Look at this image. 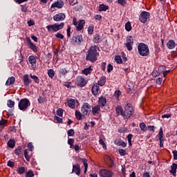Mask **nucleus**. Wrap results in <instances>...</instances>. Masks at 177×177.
I'll list each match as a JSON object with an SVG mask.
<instances>
[{
    "label": "nucleus",
    "mask_w": 177,
    "mask_h": 177,
    "mask_svg": "<svg viewBox=\"0 0 177 177\" xmlns=\"http://www.w3.org/2000/svg\"><path fill=\"white\" fill-rule=\"evenodd\" d=\"M80 160H81L84 164V174H86V171H88V160L84 158H80Z\"/></svg>",
    "instance_id": "27"
},
{
    "label": "nucleus",
    "mask_w": 177,
    "mask_h": 177,
    "mask_svg": "<svg viewBox=\"0 0 177 177\" xmlns=\"http://www.w3.org/2000/svg\"><path fill=\"white\" fill-rule=\"evenodd\" d=\"M7 165L8 167H10V168H13V167H15V162L8 160Z\"/></svg>",
    "instance_id": "54"
},
{
    "label": "nucleus",
    "mask_w": 177,
    "mask_h": 177,
    "mask_svg": "<svg viewBox=\"0 0 177 177\" xmlns=\"http://www.w3.org/2000/svg\"><path fill=\"white\" fill-rule=\"evenodd\" d=\"M92 71V68L91 67H88V68H84L82 73V74H84V75H88V74H91V72Z\"/></svg>",
    "instance_id": "32"
},
{
    "label": "nucleus",
    "mask_w": 177,
    "mask_h": 177,
    "mask_svg": "<svg viewBox=\"0 0 177 177\" xmlns=\"http://www.w3.org/2000/svg\"><path fill=\"white\" fill-rule=\"evenodd\" d=\"M106 84V77L102 76L100 77V80L98 81V86H103Z\"/></svg>",
    "instance_id": "29"
},
{
    "label": "nucleus",
    "mask_w": 177,
    "mask_h": 177,
    "mask_svg": "<svg viewBox=\"0 0 177 177\" xmlns=\"http://www.w3.org/2000/svg\"><path fill=\"white\" fill-rule=\"evenodd\" d=\"M111 71H113V66L109 64L107 66V72L111 73Z\"/></svg>",
    "instance_id": "63"
},
{
    "label": "nucleus",
    "mask_w": 177,
    "mask_h": 177,
    "mask_svg": "<svg viewBox=\"0 0 177 177\" xmlns=\"http://www.w3.org/2000/svg\"><path fill=\"white\" fill-rule=\"evenodd\" d=\"M150 19V12H147V11H142L141 12L140 17H139V20L141 21V23H143L145 24L147 23L148 20Z\"/></svg>",
    "instance_id": "5"
},
{
    "label": "nucleus",
    "mask_w": 177,
    "mask_h": 177,
    "mask_svg": "<svg viewBox=\"0 0 177 177\" xmlns=\"http://www.w3.org/2000/svg\"><path fill=\"white\" fill-rule=\"evenodd\" d=\"M169 117H172L171 113H166L162 115V118H169Z\"/></svg>",
    "instance_id": "62"
},
{
    "label": "nucleus",
    "mask_w": 177,
    "mask_h": 177,
    "mask_svg": "<svg viewBox=\"0 0 177 177\" xmlns=\"http://www.w3.org/2000/svg\"><path fill=\"white\" fill-rule=\"evenodd\" d=\"M26 172V168L24 167H19L18 174H23Z\"/></svg>",
    "instance_id": "48"
},
{
    "label": "nucleus",
    "mask_w": 177,
    "mask_h": 177,
    "mask_svg": "<svg viewBox=\"0 0 177 177\" xmlns=\"http://www.w3.org/2000/svg\"><path fill=\"white\" fill-rule=\"evenodd\" d=\"M167 46L168 49H174L175 46H176V42L174 40L171 39L167 43Z\"/></svg>",
    "instance_id": "21"
},
{
    "label": "nucleus",
    "mask_w": 177,
    "mask_h": 177,
    "mask_svg": "<svg viewBox=\"0 0 177 177\" xmlns=\"http://www.w3.org/2000/svg\"><path fill=\"white\" fill-rule=\"evenodd\" d=\"M132 111H133V106L132 104H127L124 106V117L126 118H129L132 115Z\"/></svg>",
    "instance_id": "6"
},
{
    "label": "nucleus",
    "mask_w": 177,
    "mask_h": 177,
    "mask_svg": "<svg viewBox=\"0 0 177 177\" xmlns=\"http://www.w3.org/2000/svg\"><path fill=\"white\" fill-rule=\"evenodd\" d=\"M91 112L93 115H96V114H99V113H100V105L94 106L92 108Z\"/></svg>",
    "instance_id": "20"
},
{
    "label": "nucleus",
    "mask_w": 177,
    "mask_h": 177,
    "mask_svg": "<svg viewBox=\"0 0 177 177\" xmlns=\"http://www.w3.org/2000/svg\"><path fill=\"white\" fill-rule=\"evenodd\" d=\"M26 42L29 46V47L30 48V49L33 50V52H38V49H37V46L32 44V42L31 41V39L29 37H26Z\"/></svg>",
    "instance_id": "15"
},
{
    "label": "nucleus",
    "mask_w": 177,
    "mask_h": 177,
    "mask_svg": "<svg viewBox=\"0 0 177 177\" xmlns=\"http://www.w3.org/2000/svg\"><path fill=\"white\" fill-rule=\"evenodd\" d=\"M106 159L108 160V165L111 168L114 167V161L111 160V158L110 156H106Z\"/></svg>",
    "instance_id": "31"
},
{
    "label": "nucleus",
    "mask_w": 177,
    "mask_h": 177,
    "mask_svg": "<svg viewBox=\"0 0 177 177\" xmlns=\"http://www.w3.org/2000/svg\"><path fill=\"white\" fill-rule=\"evenodd\" d=\"M28 60L31 64L32 68H35L37 67V59H35V57L34 55H30L28 57Z\"/></svg>",
    "instance_id": "14"
},
{
    "label": "nucleus",
    "mask_w": 177,
    "mask_h": 177,
    "mask_svg": "<svg viewBox=\"0 0 177 177\" xmlns=\"http://www.w3.org/2000/svg\"><path fill=\"white\" fill-rule=\"evenodd\" d=\"M97 46H91L88 50V54L86 55V60H89L92 63H95L97 60V56H99V53L97 52Z\"/></svg>",
    "instance_id": "1"
},
{
    "label": "nucleus",
    "mask_w": 177,
    "mask_h": 177,
    "mask_svg": "<svg viewBox=\"0 0 177 177\" xmlns=\"http://www.w3.org/2000/svg\"><path fill=\"white\" fill-rule=\"evenodd\" d=\"M30 78H32V80H34L35 82H36V84H39V79L38 78L37 76H35L32 74H30Z\"/></svg>",
    "instance_id": "40"
},
{
    "label": "nucleus",
    "mask_w": 177,
    "mask_h": 177,
    "mask_svg": "<svg viewBox=\"0 0 177 177\" xmlns=\"http://www.w3.org/2000/svg\"><path fill=\"white\" fill-rule=\"evenodd\" d=\"M78 3L77 0H69V4L72 5V6H74V5H77Z\"/></svg>",
    "instance_id": "58"
},
{
    "label": "nucleus",
    "mask_w": 177,
    "mask_h": 177,
    "mask_svg": "<svg viewBox=\"0 0 177 177\" xmlns=\"http://www.w3.org/2000/svg\"><path fill=\"white\" fill-rule=\"evenodd\" d=\"M24 156L26 160H27L28 161H30V158L31 156L28 155V151L27 149L24 150Z\"/></svg>",
    "instance_id": "45"
},
{
    "label": "nucleus",
    "mask_w": 177,
    "mask_h": 177,
    "mask_svg": "<svg viewBox=\"0 0 177 177\" xmlns=\"http://www.w3.org/2000/svg\"><path fill=\"white\" fill-rule=\"evenodd\" d=\"M88 32L90 35H92V34H93V26L88 27Z\"/></svg>",
    "instance_id": "53"
},
{
    "label": "nucleus",
    "mask_w": 177,
    "mask_h": 177,
    "mask_svg": "<svg viewBox=\"0 0 177 177\" xmlns=\"http://www.w3.org/2000/svg\"><path fill=\"white\" fill-rule=\"evenodd\" d=\"M21 153V147L19 146L17 147V149H15V153L17 155V156H20V153Z\"/></svg>",
    "instance_id": "47"
},
{
    "label": "nucleus",
    "mask_w": 177,
    "mask_h": 177,
    "mask_svg": "<svg viewBox=\"0 0 177 177\" xmlns=\"http://www.w3.org/2000/svg\"><path fill=\"white\" fill-rule=\"evenodd\" d=\"M115 62H116V63H118V64H122V58H121V56H120V55H116L115 57Z\"/></svg>",
    "instance_id": "36"
},
{
    "label": "nucleus",
    "mask_w": 177,
    "mask_h": 177,
    "mask_svg": "<svg viewBox=\"0 0 177 177\" xmlns=\"http://www.w3.org/2000/svg\"><path fill=\"white\" fill-rule=\"evenodd\" d=\"M148 131H151V132H154L156 131V127L155 126H147Z\"/></svg>",
    "instance_id": "59"
},
{
    "label": "nucleus",
    "mask_w": 177,
    "mask_h": 177,
    "mask_svg": "<svg viewBox=\"0 0 177 177\" xmlns=\"http://www.w3.org/2000/svg\"><path fill=\"white\" fill-rule=\"evenodd\" d=\"M173 156H174V159L177 160V151L174 150L172 151Z\"/></svg>",
    "instance_id": "64"
},
{
    "label": "nucleus",
    "mask_w": 177,
    "mask_h": 177,
    "mask_svg": "<svg viewBox=\"0 0 177 177\" xmlns=\"http://www.w3.org/2000/svg\"><path fill=\"white\" fill-rule=\"evenodd\" d=\"M66 19V15L64 13H58L53 17L55 21H63Z\"/></svg>",
    "instance_id": "12"
},
{
    "label": "nucleus",
    "mask_w": 177,
    "mask_h": 177,
    "mask_svg": "<svg viewBox=\"0 0 177 177\" xmlns=\"http://www.w3.org/2000/svg\"><path fill=\"white\" fill-rule=\"evenodd\" d=\"M99 175L100 176H102V177H112L113 171L110 170H107L106 169H102L100 170Z\"/></svg>",
    "instance_id": "9"
},
{
    "label": "nucleus",
    "mask_w": 177,
    "mask_h": 177,
    "mask_svg": "<svg viewBox=\"0 0 177 177\" xmlns=\"http://www.w3.org/2000/svg\"><path fill=\"white\" fill-rule=\"evenodd\" d=\"M109 9V6H105L104 4H100L99 6V11L100 12H103L106 11Z\"/></svg>",
    "instance_id": "34"
},
{
    "label": "nucleus",
    "mask_w": 177,
    "mask_h": 177,
    "mask_svg": "<svg viewBox=\"0 0 177 177\" xmlns=\"http://www.w3.org/2000/svg\"><path fill=\"white\" fill-rule=\"evenodd\" d=\"M66 31H67V37H71V26H68Z\"/></svg>",
    "instance_id": "50"
},
{
    "label": "nucleus",
    "mask_w": 177,
    "mask_h": 177,
    "mask_svg": "<svg viewBox=\"0 0 177 177\" xmlns=\"http://www.w3.org/2000/svg\"><path fill=\"white\" fill-rule=\"evenodd\" d=\"M15 140H12L10 139L9 141L8 142L7 145L8 146V147H10V149H13L15 146Z\"/></svg>",
    "instance_id": "30"
},
{
    "label": "nucleus",
    "mask_w": 177,
    "mask_h": 177,
    "mask_svg": "<svg viewBox=\"0 0 177 177\" xmlns=\"http://www.w3.org/2000/svg\"><path fill=\"white\" fill-rule=\"evenodd\" d=\"M30 104H31L30 103V100H28V99H27V98H25V99H22L19 101L18 107H19V110H21L22 111H26V110H27V109H28V106Z\"/></svg>",
    "instance_id": "4"
},
{
    "label": "nucleus",
    "mask_w": 177,
    "mask_h": 177,
    "mask_svg": "<svg viewBox=\"0 0 177 177\" xmlns=\"http://www.w3.org/2000/svg\"><path fill=\"white\" fill-rule=\"evenodd\" d=\"M84 41V38H82V35H77L73 36L71 38V42L75 44V45H81V42Z\"/></svg>",
    "instance_id": "8"
},
{
    "label": "nucleus",
    "mask_w": 177,
    "mask_h": 177,
    "mask_svg": "<svg viewBox=\"0 0 177 177\" xmlns=\"http://www.w3.org/2000/svg\"><path fill=\"white\" fill-rule=\"evenodd\" d=\"M98 102H99L100 106H101L102 107H104L107 104V100L106 99V97L103 96L100 97Z\"/></svg>",
    "instance_id": "23"
},
{
    "label": "nucleus",
    "mask_w": 177,
    "mask_h": 177,
    "mask_svg": "<svg viewBox=\"0 0 177 177\" xmlns=\"http://www.w3.org/2000/svg\"><path fill=\"white\" fill-rule=\"evenodd\" d=\"M57 115H59V117H62L63 116V109H59L57 111Z\"/></svg>",
    "instance_id": "55"
},
{
    "label": "nucleus",
    "mask_w": 177,
    "mask_h": 177,
    "mask_svg": "<svg viewBox=\"0 0 177 177\" xmlns=\"http://www.w3.org/2000/svg\"><path fill=\"white\" fill-rule=\"evenodd\" d=\"M84 26H85V20H80L77 23V25L76 26L77 31H81V30H83Z\"/></svg>",
    "instance_id": "16"
},
{
    "label": "nucleus",
    "mask_w": 177,
    "mask_h": 177,
    "mask_svg": "<svg viewBox=\"0 0 177 177\" xmlns=\"http://www.w3.org/2000/svg\"><path fill=\"white\" fill-rule=\"evenodd\" d=\"M24 84L26 86H28L31 84V79L28 77V75H24Z\"/></svg>",
    "instance_id": "24"
},
{
    "label": "nucleus",
    "mask_w": 177,
    "mask_h": 177,
    "mask_svg": "<svg viewBox=\"0 0 177 177\" xmlns=\"http://www.w3.org/2000/svg\"><path fill=\"white\" fill-rule=\"evenodd\" d=\"M140 128L142 132H146V131H147V127H146V124H145V122L140 124Z\"/></svg>",
    "instance_id": "35"
},
{
    "label": "nucleus",
    "mask_w": 177,
    "mask_h": 177,
    "mask_svg": "<svg viewBox=\"0 0 177 177\" xmlns=\"http://www.w3.org/2000/svg\"><path fill=\"white\" fill-rule=\"evenodd\" d=\"M102 41V39L100 38V35H99L98 34L95 35L93 37V41L95 44H99V42H100Z\"/></svg>",
    "instance_id": "33"
},
{
    "label": "nucleus",
    "mask_w": 177,
    "mask_h": 177,
    "mask_svg": "<svg viewBox=\"0 0 177 177\" xmlns=\"http://www.w3.org/2000/svg\"><path fill=\"white\" fill-rule=\"evenodd\" d=\"M54 120L57 124H62V122H63V119L60 118L58 116H55Z\"/></svg>",
    "instance_id": "46"
},
{
    "label": "nucleus",
    "mask_w": 177,
    "mask_h": 177,
    "mask_svg": "<svg viewBox=\"0 0 177 177\" xmlns=\"http://www.w3.org/2000/svg\"><path fill=\"white\" fill-rule=\"evenodd\" d=\"M177 164L172 163L171 165V169L169 170L170 174H172L173 176H176Z\"/></svg>",
    "instance_id": "19"
},
{
    "label": "nucleus",
    "mask_w": 177,
    "mask_h": 177,
    "mask_svg": "<svg viewBox=\"0 0 177 177\" xmlns=\"http://www.w3.org/2000/svg\"><path fill=\"white\" fill-rule=\"evenodd\" d=\"M127 43L125 46L129 50H132V46L133 45V37L132 36H128L126 38Z\"/></svg>",
    "instance_id": "10"
},
{
    "label": "nucleus",
    "mask_w": 177,
    "mask_h": 177,
    "mask_svg": "<svg viewBox=\"0 0 177 177\" xmlns=\"http://www.w3.org/2000/svg\"><path fill=\"white\" fill-rule=\"evenodd\" d=\"M99 89H100V87L98 86V84H93L92 88H91V91H92V93L93 95H97L98 92H99Z\"/></svg>",
    "instance_id": "25"
},
{
    "label": "nucleus",
    "mask_w": 177,
    "mask_h": 177,
    "mask_svg": "<svg viewBox=\"0 0 177 177\" xmlns=\"http://www.w3.org/2000/svg\"><path fill=\"white\" fill-rule=\"evenodd\" d=\"M74 139L73 138H69L68 140V144H69V145L71 146V148L73 147V145H74Z\"/></svg>",
    "instance_id": "51"
},
{
    "label": "nucleus",
    "mask_w": 177,
    "mask_h": 177,
    "mask_svg": "<svg viewBox=\"0 0 177 177\" xmlns=\"http://www.w3.org/2000/svg\"><path fill=\"white\" fill-rule=\"evenodd\" d=\"M125 29L127 31H131L132 30V26H131V22L128 21L125 24Z\"/></svg>",
    "instance_id": "41"
},
{
    "label": "nucleus",
    "mask_w": 177,
    "mask_h": 177,
    "mask_svg": "<svg viewBox=\"0 0 177 177\" xmlns=\"http://www.w3.org/2000/svg\"><path fill=\"white\" fill-rule=\"evenodd\" d=\"M7 106L8 107H10V109H12V107L15 106V101L8 100V102H7Z\"/></svg>",
    "instance_id": "39"
},
{
    "label": "nucleus",
    "mask_w": 177,
    "mask_h": 177,
    "mask_svg": "<svg viewBox=\"0 0 177 177\" xmlns=\"http://www.w3.org/2000/svg\"><path fill=\"white\" fill-rule=\"evenodd\" d=\"M75 82L78 86L82 87L86 85V80H85V78L82 77V76H78Z\"/></svg>",
    "instance_id": "11"
},
{
    "label": "nucleus",
    "mask_w": 177,
    "mask_h": 177,
    "mask_svg": "<svg viewBox=\"0 0 177 177\" xmlns=\"http://www.w3.org/2000/svg\"><path fill=\"white\" fill-rule=\"evenodd\" d=\"M72 172H75V174H76V175L80 176V174H81L80 166L78 164L73 165Z\"/></svg>",
    "instance_id": "18"
},
{
    "label": "nucleus",
    "mask_w": 177,
    "mask_h": 177,
    "mask_svg": "<svg viewBox=\"0 0 177 177\" xmlns=\"http://www.w3.org/2000/svg\"><path fill=\"white\" fill-rule=\"evenodd\" d=\"M99 143H100V145H102V146L103 149H104V150L107 149V146L106 145V143H104V141L102 139H100Z\"/></svg>",
    "instance_id": "44"
},
{
    "label": "nucleus",
    "mask_w": 177,
    "mask_h": 177,
    "mask_svg": "<svg viewBox=\"0 0 177 177\" xmlns=\"http://www.w3.org/2000/svg\"><path fill=\"white\" fill-rule=\"evenodd\" d=\"M132 134H129L127 137L129 146H132Z\"/></svg>",
    "instance_id": "42"
},
{
    "label": "nucleus",
    "mask_w": 177,
    "mask_h": 177,
    "mask_svg": "<svg viewBox=\"0 0 177 177\" xmlns=\"http://www.w3.org/2000/svg\"><path fill=\"white\" fill-rule=\"evenodd\" d=\"M68 107H71V109H74L75 107V100L73 98H70L67 101Z\"/></svg>",
    "instance_id": "26"
},
{
    "label": "nucleus",
    "mask_w": 177,
    "mask_h": 177,
    "mask_svg": "<svg viewBox=\"0 0 177 177\" xmlns=\"http://www.w3.org/2000/svg\"><path fill=\"white\" fill-rule=\"evenodd\" d=\"M115 145H117V146H122V147H127V143L122 140L116 139L114 140Z\"/></svg>",
    "instance_id": "22"
},
{
    "label": "nucleus",
    "mask_w": 177,
    "mask_h": 177,
    "mask_svg": "<svg viewBox=\"0 0 177 177\" xmlns=\"http://www.w3.org/2000/svg\"><path fill=\"white\" fill-rule=\"evenodd\" d=\"M56 38H59V39H63L64 38V35H62V33H57L55 35Z\"/></svg>",
    "instance_id": "56"
},
{
    "label": "nucleus",
    "mask_w": 177,
    "mask_h": 177,
    "mask_svg": "<svg viewBox=\"0 0 177 177\" xmlns=\"http://www.w3.org/2000/svg\"><path fill=\"white\" fill-rule=\"evenodd\" d=\"M162 138H164V131H162V127H160V129L159 130V133H158L159 140H162Z\"/></svg>",
    "instance_id": "37"
},
{
    "label": "nucleus",
    "mask_w": 177,
    "mask_h": 177,
    "mask_svg": "<svg viewBox=\"0 0 177 177\" xmlns=\"http://www.w3.org/2000/svg\"><path fill=\"white\" fill-rule=\"evenodd\" d=\"M138 51L140 56H149L150 55V49H149V46L145 43H140L138 45Z\"/></svg>",
    "instance_id": "2"
},
{
    "label": "nucleus",
    "mask_w": 177,
    "mask_h": 177,
    "mask_svg": "<svg viewBox=\"0 0 177 177\" xmlns=\"http://www.w3.org/2000/svg\"><path fill=\"white\" fill-rule=\"evenodd\" d=\"M115 111L118 115H122V117H125V111L122 109V106H118L115 108Z\"/></svg>",
    "instance_id": "17"
},
{
    "label": "nucleus",
    "mask_w": 177,
    "mask_h": 177,
    "mask_svg": "<svg viewBox=\"0 0 177 177\" xmlns=\"http://www.w3.org/2000/svg\"><path fill=\"white\" fill-rule=\"evenodd\" d=\"M64 28V23L62 22L60 24L55 23L52 25H48L46 28L48 32H57L59 30H62Z\"/></svg>",
    "instance_id": "3"
},
{
    "label": "nucleus",
    "mask_w": 177,
    "mask_h": 177,
    "mask_svg": "<svg viewBox=\"0 0 177 177\" xmlns=\"http://www.w3.org/2000/svg\"><path fill=\"white\" fill-rule=\"evenodd\" d=\"M74 133H75L74 129H69L68 131V136H74Z\"/></svg>",
    "instance_id": "60"
},
{
    "label": "nucleus",
    "mask_w": 177,
    "mask_h": 177,
    "mask_svg": "<svg viewBox=\"0 0 177 177\" xmlns=\"http://www.w3.org/2000/svg\"><path fill=\"white\" fill-rule=\"evenodd\" d=\"M119 153L120 156H125V154H127V151L125 149H119Z\"/></svg>",
    "instance_id": "61"
},
{
    "label": "nucleus",
    "mask_w": 177,
    "mask_h": 177,
    "mask_svg": "<svg viewBox=\"0 0 177 177\" xmlns=\"http://www.w3.org/2000/svg\"><path fill=\"white\" fill-rule=\"evenodd\" d=\"M82 113H81V112H80V111H75V117L77 118V120H82Z\"/></svg>",
    "instance_id": "38"
},
{
    "label": "nucleus",
    "mask_w": 177,
    "mask_h": 177,
    "mask_svg": "<svg viewBox=\"0 0 177 177\" xmlns=\"http://www.w3.org/2000/svg\"><path fill=\"white\" fill-rule=\"evenodd\" d=\"M81 112L83 116L88 115L91 113V105L88 103H84L82 106Z\"/></svg>",
    "instance_id": "7"
},
{
    "label": "nucleus",
    "mask_w": 177,
    "mask_h": 177,
    "mask_svg": "<svg viewBox=\"0 0 177 177\" xmlns=\"http://www.w3.org/2000/svg\"><path fill=\"white\" fill-rule=\"evenodd\" d=\"M34 176V172L32 171L29 170L28 172L26 173V177H32Z\"/></svg>",
    "instance_id": "49"
},
{
    "label": "nucleus",
    "mask_w": 177,
    "mask_h": 177,
    "mask_svg": "<svg viewBox=\"0 0 177 177\" xmlns=\"http://www.w3.org/2000/svg\"><path fill=\"white\" fill-rule=\"evenodd\" d=\"M63 6H64V2L62 0H57L52 4L51 8H57L58 9H62Z\"/></svg>",
    "instance_id": "13"
},
{
    "label": "nucleus",
    "mask_w": 177,
    "mask_h": 177,
    "mask_svg": "<svg viewBox=\"0 0 177 177\" xmlns=\"http://www.w3.org/2000/svg\"><path fill=\"white\" fill-rule=\"evenodd\" d=\"M15 77H10L7 80L6 82V85L7 86L12 85L15 84Z\"/></svg>",
    "instance_id": "28"
},
{
    "label": "nucleus",
    "mask_w": 177,
    "mask_h": 177,
    "mask_svg": "<svg viewBox=\"0 0 177 177\" xmlns=\"http://www.w3.org/2000/svg\"><path fill=\"white\" fill-rule=\"evenodd\" d=\"M48 77H50V78L55 77V71H53V69L48 70Z\"/></svg>",
    "instance_id": "43"
},
{
    "label": "nucleus",
    "mask_w": 177,
    "mask_h": 177,
    "mask_svg": "<svg viewBox=\"0 0 177 177\" xmlns=\"http://www.w3.org/2000/svg\"><path fill=\"white\" fill-rule=\"evenodd\" d=\"M118 3H119V5H122V6H125V5H127V1H125V0H118Z\"/></svg>",
    "instance_id": "57"
},
{
    "label": "nucleus",
    "mask_w": 177,
    "mask_h": 177,
    "mask_svg": "<svg viewBox=\"0 0 177 177\" xmlns=\"http://www.w3.org/2000/svg\"><path fill=\"white\" fill-rule=\"evenodd\" d=\"M59 74H62V75H66L67 73V70L66 68H61L59 71Z\"/></svg>",
    "instance_id": "52"
}]
</instances>
